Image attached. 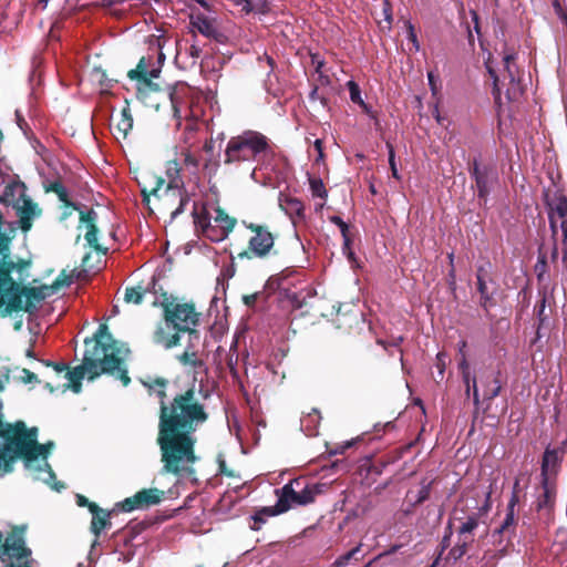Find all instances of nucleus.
Instances as JSON below:
<instances>
[{
    "mask_svg": "<svg viewBox=\"0 0 567 567\" xmlns=\"http://www.w3.org/2000/svg\"><path fill=\"white\" fill-rule=\"evenodd\" d=\"M176 360L179 362L181 365L190 369L196 374L200 373L202 371H206L204 360L200 358V354L195 351H183L181 354L176 355Z\"/></svg>",
    "mask_w": 567,
    "mask_h": 567,
    "instance_id": "28",
    "label": "nucleus"
},
{
    "mask_svg": "<svg viewBox=\"0 0 567 567\" xmlns=\"http://www.w3.org/2000/svg\"><path fill=\"white\" fill-rule=\"evenodd\" d=\"M464 384H465L466 396L470 395L471 391L473 392V403L475 405L474 417H476L480 412V404H481L476 378H473L472 382H465Z\"/></svg>",
    "mask_w": 567,
    "mask_h": 567,
    "instance_id": "45",
    "label": "nucleus"
},
{
    "mask_svg": "<svg viewBox=\"0 0 567 567\" xmlns=\"http://www.w3.org/2000/svg\"><path fill=\"white\" fill-rule=\"evenodd\" d=\"M167 384L168 380L161 377L155 378L152 382H144V385L150 390L157 388L156 394L159 398V402L166 401L168 399L166 393Z\"/></svg>",
    "mask_w": 567,
    "mask_h": 567,
    "instance_id": "39",
    "label": "nucleus"
},
{
    "mask_svg": "<svg viewBox=\"0 0 567 567\" xmlns=\"http://www.w3.org/2000/svg\"><path fill=\"white\" fill-rule=\"evenodd\" d=\"M276 509L277 504L275 506L262 507L261 509L257 511L255 515L251 517L254 520V524L250 526L251 529L259 530L261 528V525L266 523L267 517L279 515L280 513L275 512Z\"/></svg>",
    "mask_w": 567,
    "mask_h": 567,
    "instance_id": "36",
    "label": "nucleus"
},
{
    "mask_svg": "<svg viewBox=\"0 0 567 567\" xmlns=\"http://www.w3.org/2000/svg\"><path fill=\"white\" fill-rule=\"evenodd\" d=\"M270 151L269 138L257 131H245L227 142L224 155L225 165L259 161Z\"/></svg>",
    "mask_w": 567,
    "mask_h": 567,
    "instance_id": "5",
    "label": "nucleus"
},
{
    "mask_svg": "<svg viewBox=\"0 0 567 567\" xmlns=\"http://www.w3.org/2000/svg\"><path fill=\"white\" fill-rule=\"evenodd\" d=\"M133 128V116L128 105L124 106L121 111V118L115 125V130L118 135L126 138L131 130Z\"/></svg>",
    "mask_w": 567,
    "mask_h": 567,
    "instance_id": "34",
    "label": "nucleus"
},
{
    "mask_svg": "<svg viewBox=\"0 0 567 567\" xmlns=\"http://www.w3.org/2000/svg\"><path fill=\"white\" fill-rule=\"evenodd\" d=\"M185 333H187V343L184 352L195 351L199 353V348L203 347L200 341V332L194 328L189 331H186Z\"/></svg>",
    "mask_w": 567,
    "mask_h": 567,
    "instance_id": "40",
    "label": "nucleus"
},
{
    "mask_svg": "<svg viewBox=\"0 0 567 567\" xmlns=\"http://www.w3.org/2000/svg\"><path fill=\"white\" fill-rule=\"evenodd\" d=\"M199 128L200 124L198 123L197 120L189 118L185 122L182 138L187 148H192L198 143Z\"/></svg>",
    "mask_w": 567,
    "mask_h": 567,
    "instance_id": "30",
    "label": "nucleus"
},
{
    "mask_svg": "<svg viewBox=\"0 0 567 567\" xmlns=\"http://www.w3.org/2000/svg\"><path fill=\"white\" fill-rule=\"evenodd\" d=\"M220 166L219 158L210 155L209 158H206L203 164V172L205 175L213 177L217 174Z\"/></svg>",
    "mask_w": 567,
    "mask_h": 567,
    "instance_id": "48",
    "label": "nucleus"
},
{
    "mask_svg": "<svg viewBox=\"0 0 567 567\" xmlns=\"http://www.w3.org/2000/svg\"><path fill=\"white\" fill-rule=\"evenodd\" d=\"M147 289H143L141 286L127 287L125 289L124 300L127 303L141 305Z\"/></svg>",
    "mask_w": 567,
    "mask_h": 567,
    "instance_id": "38",
    "label": "nucleus"
},
{
    "mask_svg": "<svg viewBox=\"0 0 567 567\" xmlns=\"http://www.w3.org/2000/svg\"><path fill=\"white\" fill-rule=\"evenodd\" d=\"M20 203L22 204H18V207H14L19 217L17 224H19V227L22 229V231L27 233L32 227V219L37 215H40L41 210L38 208V204L34 203L28 195H25Z\"/></svg>",
    "mask_w": 567,
    "mask_h": 567,
    "instance_id": "23",
    "label": "nucleus"
},
{
    "mask_svg": "<svg viewBox=\"0 0 567 567\" xmlns=\"http://www.w3.org/2000/svg\"><path fill=\"white\" fill-rule=\"evenodd\" d=\"M192 215L196 231L214 243L227 238L237 224V219L229 216L221 207L215 209L214 224L205 207L198 212L195 205Z\"/></svg>",
    "mask_w": 567,
    "mask_h": 567,
    "instance_id": "8",
    "label": "nucleus"
},
{
    "mask_svg": "<svg viewBox=\"0 0 567 567\" xmlns=\"http://www.w3.org/2000/svg\"><path fill=\"white\" fill-rule=\"evenodd\" d=\"M115 512V508L113 511H105L101 508V512L96 514H92V520L90 529L97 538L102 530L105 528L111 527V515Z\"/></svg>",
    "mask_w": 567,
    "mask_h": 567,
    "instance_id": "29",
    "label": "nucleus"
},
{
    "mask_svg": "<svg viewBox=\"0 0 567 567\" xmlns=\"http://www.w3.org/2000/svg\"><path fill=\"white\" fill-rule=\"evenodd\" d=\"M85 351L82 364L68 370L64 377L68 383L62 385L63 392L71 389L74 393L82 390V379L93 381L101 374H112L121 380L124 386L131 382L127 369L123 367V359L120 357V349L116 340L109 331L106 323H101L92 338L84 340Z\"/></svg>",
    "mask_w": 567,
    "mask_h": 567,
    "instance_id": "2",
    "label": "nucleus"
},
{
    "mask_svg": "<svg viewBox=\"0 0 567 567\" xmlns=\"http://www.w3.org/2000/svg\"><path fill=\"white\" fill-rule=\"evenodd\" d=\"M182 334L177 330H173V326H168L167 322L157 323L153 332V341L156 344L164 347L165 349H172L181 344Z\"/></svg>",
    "mask_w": 567,
    "mask_h": 567,
    "instance_id": "22",
    "label": "nucleus"
},
{
    "mask_svg": "<svg viewBox=\"0 0 567 567\" xmlns=\"http://www.w3.org/2000/svg\"><path fill=\"white\" fill-rule=\"evenodd\" d=\"M514 53H506L503 58V71L501 75L487 65V71L493 80V96L495 104L502 106V91L505 90V97L508 102H516L524 93L523 85L517 78L518 69Z\"/></svg>",
    "mask_w": 567,
    "mask_h": 567,
    "instance_id": "6",
    "label": "nucleus"
},
{
    "mask_svg": "<svg viewBox=\"0 0 567 567\" xmlns=\"http://www.w3.org/2000/svg\"><path fill=\"white\" fill-rule=\"evenodd\" d=\"M480 380L483 385V403L488 401L486 406L483 409V414H486L491 406V401L501 394V372L487 370L481 375Z\"/></svg>",
    "mask_w": 567,
    "mask_h": 567,
    "instance_id": "19",
    "label": "nucleus"
},
{
    "mask_svg": "<svg viewBox=\"0 0 567 567\" xmlns=\"http://www.w3.org/2000/svg\"><path fill=\"white\" fill-rule=\"evenodd\" d=\"M311 63L315 66L316 73L319 74V81L321 84H328L330 82L329 76L322 74L324 61L320 59L319 54H311Z\"/></svg>",
    "mask_w": 567,
    "mask_h": 567,
    "instance_id": "50",
    "label": "nucleus"
},
{
    "mask_svg": "<svg viewBox=\"0 0 567 567\" xmlns=\"http://www.w3.org/2000/svg\"><path fill=\"white\" fill-rule=\"evenodd\" d=\"M468 173L474 181V188L480 206H485L491 193L499 183L497 168L492 163H483L477 157L468 162Z\"/></svg>",
    "mask_w": 567,
    "mask_h": 567,
    "instance_id": "12",
    "label": "nucleus"
},
{
    "mask_svg": "<svg viewBox=\"0 0 567 567\" xmlns=\"http://www.w3.org/2000/svg\"><path fill=\"white\" fill-rule=\"evenodd\" d=\"M478 520L480 517L476 513L468 515L456 529L457 536L474 539V532L478 527Z\"/></svg>",
    "mask_w": 567,
    "mask_h": 567,
    "instance_id": "32",
    "label": "nucleus"
},
{
    "mask_svg": "<svg viewBox=\"0 0 567 567\" xmlns=\"http://www.w3.org/2000/svg\"><path fill=\"white\" fill-rule=\"evenodd\" d=\"M59 281H53L51 285H42L40 287H34L35 289H39V293L44 296V299L54 295L59 291Z\"/></svg>",
    "mask_w": 567,
    "mask_h": 567,
    "instance_id": "56",
    "label": "nucleus"
},
{
    "mask_svg": "<svg viewBox=\"0 0 567 567\" xmlns=\"http://www.w3.org/2000/svg\"><path fill=\"white\" fill-rule=\"evenodd\" d=\"M518 502V496L514 492L508 505H507V513L506 516L501 524V526L495 530V535H504L507 538V542L509 543L515 535V527H516V518H515V506Z\"/></svg>",
    "mask_w": 567,
    "mask_h": 567,
    "instance_id": "26",
    "label": "nucleus"
},
{
    "mask_svg": "<svg viewBox=\"0 0 567 567\" xmlns=\"http://www.w3.org/2000/svg\"><path fill=\"white\" fill-rule=\"evenodd\" d=\"M464 384H465L466 396L470 395L471 391L473 392V403L475 405L474 417H476L480 412V404H481L476 378H473L472 382H465Z\"/></svg>",
    "mask_w": 567,
    "mask_h": 567,
    "instance_id": "46",
    "label": "nucleus"
},
{
    "mask_svg": "<svg viewBox=\"0 0 567 567\" xmlns=\"http://www.w3.org/2000/svg\"><path fill=\"white\" fill-rule=\"evenodd\" d=\"M308 296V292H305L303 290L300 291H288L286 292V297L289 300L290 305L295 309H301L306 305V297Z\"/></svg>",
    "mask_w": 567,
    "mask_h": 567,
    "instance_id": "43",
    "label": "nucleus"
},
{
    "mask_svg": "<svg viewBox=\"0 0 567 567\" xmlns=\"http://www.w3.org/2000/svg\"><path fill=\"white\" fill-rule=\"evenodd\" d=\"M329 220L337 225L340 229V233L342 235V238H343V248H349L350 244H351V239L349 237V226L346 221H343V219L339 216H330L329 217Z\"/></svg>",
    "mask_w": 567,
    "mask_h": 567,
    "instance_id": "44",
    "label": "nucleus"
},
{
    "mask_svg": "<svg viewBox=\"0 0 567 567\" xmlns=\"http://www.w3.org/2000/svg\"><path fill=\"white\" fill-rule=\"evenodd\" d=\"M546 302H547L546 295H543L540 300L536 303V306L534 308V311H535L537 320H538V326H537V331H536L537 338H542L543 329L548 328V326H549V313L546 312Z\"/></svg>",
    "mask_w": 567,
    "mask_h": 567,
    "instance_id": "31",
    "label": "nucleus"
},
{
    "mask_svg": "<svg viewBox=\"0 0 567 567\" xmlns=\"http://www.w3.org/2000/svg\"><path fill=\"white\" fill-rule=\"evenodd\" d=\"M4 390V383L0 379V393ZM3 402L0 399V476L14 471V464L27 453L37 446L39 429L28 427L24 421L13 423L6 422L3 415Z\"/></svg>",
    "mask_w": 567,
    "mask_h": 567,
    "instance_id": "3",
    "label": "nucleus"
},
{
    "mask_svg": "<svg viewBox=\"0 0 567 567\" xmlns=\"http://www.w3.org/2000/svg\"><path fill=\"white\" fill-rule=\"evenodd\" d=\"M446 359H447V355L444 352H439L436 354L435 367L437 369V374H439L440 380H443V378H444V372H445V367H446Z\"/></svg>",
    "mask_w": 567,
    "mask_h": 567,
    "instance_id": "59",
    "label": "nucleus"
},
{
    "mask_svg": "<svg viewBox=\"0 0 567 567\" xmlns=\"http://www.w3.org/2000/svg\"><path fill=\"white\" fill-rule=\"evenodd\" d=\"M241 225L248 229L251 235L248 238L247 247L237 252V259H264L268 257L275 247V236L267 225L247 223L241 220Z\"/></svg>",
    "mask_w": 567,
    "mask_h": 567,
    "instance_id": "11",
    "label": "nucleus"
},
{
    "mask_svg": "<svg viewBox=\"0 0 567 567\" xmlns=\"http://www.w3.org/2000/svg\"><path fill=\"white\" fill-rule=\"evenodd\" d=\"M334 322L338 329L350 331L362 322V312L354 303H341L337 309Z\"/></svg>",
    "mask_w": 567,
    "mask_h": 567,
    "instance_id": "18",
    "label": "nucleus"
},
{
    "mask_svg": "<svg viewBox=\"0 0 567 567\" xmlns=\"http://www.w3.org/2000/svg\"><path fill=\"white\" fill-rule=\"evenodd\" d=\"M53 447L54 443L51 441L47 443L38 442L37 446H33L31 449V452L27 453L21 458L25 470H32L35 472H47L49 477L45 478L44 482L48 484H50L52 480H55V473L48 462V457L51 454Z\"/></svg>",
    "mask_w": 567,
    "mask_h": 567,
    "instance_id": "15",
    "label": "nucleus"
},
{
    "mask_svg": "<svg viewBox=\"0 0 567 567\" xmlns=\"http://www.w3.org/2000/svg\"><path fill=\"white\" fill-rule=\"evenodd\" d=\"M559 456L557 450H546L543 456L542 463V475L546 477V473L549 467L555 470L558 466ZM547 478H544V483H546Z\"/></svg>",
    "mask_w": 567,
    "mask_h": 567,
    "instance_id": "37",
    "label": "nucleus"
},
{
    "mask_svg": "<svg viewBox=\"0 0 567 567\" xmlns=\"http://www.w3.org/2000/svg\"><path fill=\"white\" fill-rule=\"evenodd\" d=\"M474 539L463 538L457 536L456 544L450 549L446 560L457 561L460 560L473 545Z\"/></svg>",
    "mask_w": 567,
    "mask_h": 567,
    "instance_id": "33",
    "label": "nucleus"
},
{
    "mask_svg": "<svg viewBox=\"0 0 567 567\" xmlns=\"http://www.w3.org/2000/svg\"><path fill=\"white\" fill-rule=\"evenodd\" d=\"M413 444L414 443L411 442V443L404 445L403 447L396 450L395 451L396 455L394 457H389L386 461L380 460V461L371 464L370 467H369V473L375 474V475L382 474L384 467L388 464L393 463L395 460L401 458L403 456V454L405 452H408L413 446Z\"/></svg>",
    "mask_w": 567,
    "mask_h": 567,
    "instance_id": "35",
    "label": "nucleus"
},
{
    "mask_svg": "<svg viewBox=\"0 0 567 567\" xmlns=\"http://www.w3.org/2000/svg\"><path fill=\"white\" fill-rule=\"evenodd\" d=\"M39 289L23 285H17L6 295L4 310L7 313L24 311L33 313L38 310L39 305L44 300V296L40 295Z\"/></svg>",
    "mask_w": 567,
    "mask_h": 567,
    "instance_id": "13",
    "label": "nucleus"
},
{
    "mask_svg": "<svg viewBox=\"0 0 567 567\" xmlns=\"http://www.w3.org/2000/svg\"><path fill=\"white\" fill-rule=\"evenodd\" d=\"M165 184V179L162 176H158L152 172H145L142 175V181L138 182L141 186V194L143 196V202L148 203L150 196H158V192L162 186Z\"/></svg>",
    "mask_w": 567,
    "mask_h": 567,
    "instance_id": "25",
    "label": "nucleus"
},
{
    "mask_svg": "<svg viewBox=\"0 0 567 567\" xmlns=\"http://www.w3.org/2000/svg\"><path fill=\"white\" fill-rule=\"evenodd\" d=\"M19 380L22 383H24V384L40 383L41 382L35 373H33L32 371H30L29 369H25V368H23L21 370V374L19 375Z\"/></svg>",
    "mask_w": 567,
    "mask_h": 567,
    "instance_id": "58",
    "label": "nucleus"
},
{
    "mask_svg": "<svg viewBox=\"0 0 567 567\" xmlns=\"http://www.w3.org/2000/svg\"><path fill=\"white\" fill-rule=\"evenodd\" d=\"M45 193H54L59 200L66 208H72L73 210L79 212V219L81 224H84L86 227V233L84 238L90 247H92L96 252L106 254L107 248L101 246L97 240L99 228L96 226L97 223V213L91 208L86 212L81 210L76 203H73L69 198V193L64 185L60 181H53L45 183L43 185Z\"/></svg>",
    "mask_w": 567,
    "mask_h": 567,
    "instance_id": "9",
    "label": "nucleus"
},
{
    "mask_svg": "<svg viewBox=\"0 0 567 567\" xmlns=\"http://www.w3.org/2000/svg\"><path fill=\"white\" fill-rule=\"evenodd\" d=\"M164 495L165 492L156 487L143 488L135 493L133 496L117 503L115 507L127 513L135 509H144L159 504Z\"/></svg>",
    "mask_w": 567,
    "mask_h": 567,
    "instance_id": "16",
    "label": "nucleus"
},
{
    "mask_svg": "<svg viewBox=\"0 0 567 567\" xmlns=\"http://www.w3.org/2000/svg\"><path fill=\"white\" fill-rule=\"evenodd\" d=\"M309 186L313 197H320L322 199L328 197V190L320 177L309 176Z\"/></svg>",
    "mask_w": 567,
    "mask_h": 567,
    "instance_id": "42",
    "label": "nucleus"
},
{
    "mask_svg": "<svg viewBox=\"0 0 567 567\" xmlns=\"http://www.w3.org/2000/svg\"><path fill=\"white\" fill-rule=\"evenodd\" d=\"M190 23L206 38L214 39L219 43H224L226 40L225 34L215 25L214 20L209 19L202 12H192Z\"/></svg>",
    "mask_w": 567,
    "mask_h": 567,
    "instance_id": "21",
    "label": "nucleus"
},
{
    "mask_svg": "<svg viewBox=\"0 0 567 567\" xmlns=\"http://www.w3.org/2000/svg\"><path fill=\"white\" fill-rule=\"evenodd\" d=\"M476 290L480 295L478 305L488 313L497 305V295L499 285L492 275V265L489 261L480 265L476 269Z\"/></svg>",
    "mask_w": 567,
    "mask_h": 567,
    "instance_id": "14",
    "label": "nucleus"
},
{
    "mask_svg": "<svg viewBox=\"0 0 567 567\" xmlns=\"http://www.w3.org/2000/svg\"><path fill=\"white\" fill-rule=\"evenodd\" d=\"M163 309L164 320L168 326H173V330H177L182 336L194 329L199 323L200 313L196 311L194 303L175 302V299L167 292H162L161 299L153 302Z\"/></svg>",
    "mask_w": 567,
    "mask_h": 567,
    "instance_id": "7",
    "label": "nucleus"
},
{
    "mask_svg": "<svg viewBox=\"0 0 567 567\" xmlns=\"http://www.w3.org/2000/svg\"><path fill=\"white\" fill-rule=\"evenodd\" d=\"M506 555V547L498 550H486L483 556L484 566L494 567L497 560Z\"/></svg>",
    "mask_w": 567,
    "mask_h": 567,
    "instance_id": "47",
    "label": "nucleus"
},
{
    "mask_svg": "<svg viewBox=\"0 0 567 567\" xmlns=\"http://www.w3.org/2000/svg\"><path fill=\"white\" fill-rule=\"evenodd\" d=\"M25 195V185L22 182H11L4 187L3 194L0 196V203L18 207Z\"/></svg>",
    "mask_w": 567,
    "mask_h": 567,
    "instance_id": "27",
    "label": "nucleus"
},
{
    "mask_svg": "<svg viewBox=\"0 0 567 567\" xmlns=\"http://www.w3.org/2000/svg\"><path fill=\"white\" fill-rule=\"evenodd\" d=\"M209 419L195 384L159 402L157 444L163 472L174 475L193 473L197 461L196 431Z\"/></svg>",
    "mask_w": 567,
    "mask_h": 567,
    "instance_id": "1",
    "label": "nucleus"
},
{
    "mask_svg": "<svg viewBox=\"0 0 567 567\" xmlns=\"http://www.w3.org/2000/svg\"><path fill=\"white\" fill-rule=\"evenodd\" d=\"M31 555L30 548L25 546L24 538L21 534L12 533L4 540L0 532V559L4 557L23 559Z\"/></svg>",
    "mask_w": 567,
    "mask_h": 567,
    "instance_id": "17",
    "label": "nucleus"
},
{
    "mask_svg": "<svg viewBox=\"0 0 567 567\" xmlns=\"http://www.w3.org/2000/svg\"><path fill=\"white\" fill-rule=\"evenodd\" d=\"M382 13H383L384 20L388 23V28H390V25L392 23V8L388 0H384L382 3Z\"/></svg>",
    "mask_w": 567,
    "mask_h": 567,
    "instance_id": "64",
    "label": "nucleus"
},
{
    "mask_svg": "<svg viewBox=\"0 0 567 567\" xmlns=\"http://www.w3.org/2000/svg\"><path fill=\"white\" fill-rule=\"evenodd\" d=\"M431 485H432V482H427V483L425 481L422 482V486L417 493V496L413 503V506H417V505L422 504L423 502H425L426 499H429L430 494H431Z\"/></svg>",
    "mask_w": 567,
    "mask_h": 567,
    "instance_id": "54",
    "label": "nucleus"
},
{
    "mask_svg": "<svg viewBox=\"0 0 567 567\" xmlns=\"http://www.w3.org/2000/svg\"><path fill=\"white\" fill-rule=\"evenodd\" d=\"M320 493V487L316 484H308L303 477H298L276 489L277 513H286L293 505L305 506L315 502Z\"/></svg>",
    "mask_w": 567,
    "mask_h": 567,
    "instance_id": "10",
    "label": "nucleus"
},
{
    "mask_svg": "<svg viewBox=\"0 0 567 567\" xmlns=\"http://www.w3.org/2000/svg\"><path fill=\"white\" fill-rule=\"evenodd\" d=\"M347 87H348L349 93H350L351 102L357 104V105L363 104L364 101L361 97V90H360L359 84L351 80V81L347 82Z\"/></svg>",
    "mask_w": 567,
    "mask_h": 567,
    "instance_id": "51",
    "label": "nucleus"
},
{
    "mask_svg": "<svg viewBox=\"0 0 567 567\" xmlns=\"http://www.w3.org/2000/svg\"><path fill=\"white\" fill-rule=\"evenodd\" d=\"M76 505L80 507H86L91 514H96L101 512V507L96 503L91 502L87 497H85L82 494L76 495Z\"/></svg>",
    "mask_w": 567,
    "mask_h": 567,
    "instance_id": "53",
    "label": "nucleus"
},
{
    "mask_svg": "<svg viewBox=\"0 0 567 567\" xmlns=\"http://www.w3.org/2000/svg\"><path fill=\"white\" fill-rule=\"evenodd\" d=\"M252 12L266 14L269 12V3L267 0H252V7L249 8Z\"/></svg>",
    "mask_w": 567,
    "mask_h": 567,
    "instance_id": "60",
    "label": "nucleus"
},
{
    "mask_svg": "<svg viewBox=\"0 0 567 567\" xmlns=\"http://www.w3.org/2000/svg\"><path fill=\"white\" fill-rule=\"evenodd\" d=\"M92 76L102 87H112V80L107 78L106 71L102 68H94Z\"/></svg>",
    "mask_w": 567,
    "mask_h": 567,
    "instance_id": "52",
    "label": "nucleus"
},
{
    "mask_svg": "<svg viewBox=\"0 0 567 567\" xmlns=\"http://www.w3.org/2000/svg\"><path fill=\"white\" fill-rule=\"evenodd\" d=\"M41 362L45 367H52L58 374H61V373L65 374L66 371L69 370V367L65 363L52 362V361H49V360H42Z\"/></svg>",
    "mask_w": 567,
    "mask_h": 567,
    "instance_id": "63",
    "label": "nucleus"
},
{
    "mask_svg": "<svg viewBox=\"0 0 567 567\" xmlns=\"http://www.w3.org/2000/svg\"><path fill=\"white\" fill-rule=\"evenodd\" d=\"M17 230L16 221H6L0 212V308L6 303L8 291H11L13 287L19 285L11 277L12 271H17L19 274L18 279L22 281L31 266L30 259L20 258L13 261L10 257V246L17 235Z\"/></svg>",
    "mask_w": 567,
    "mask_h": 567,
    "instance_id": "4",
    "label": "nucleus"
},
{
    "mask_svg": "<svg viewBox=\"0 0 567 567\" xmlns=\"http://www.w3.org/2000/svg\"><path fill=\"white\" fill-rule=\"evenodd\" d=\"M286 281H287L286 276H282V275L271 276L266 282V289L269 291L282 290V291L287 292L289 289V286Z\"/></svg>",
    "mask_w": 567,
    "mask_h": 567,
    "instance_id": "41",
    "label": "nucleus"
},
{
    "mask_svg": "<svg viewBox=\"0 0 567 567\" xmlns=\"http://www.w3.org/2000/svg\"><path fill=\"white\" fill-rule=\"evenodd\" d=\"M386 148H388V152H389V165H390V168H391L392 176L394 178H396V179H400V175H399V172H398V168H396V163H395L394 147H393V145L390 142H386Z\"/></svg>",
    "mask_w": 567,
    "mask_h": 567,
    "instance_id": "55",
    "label": "nucleus"
},
{
    "mask_svg": "<svg viewBox=\"0 0 567 567\" xmlns=\"http://www.w3.org/2000/svg\"><path fill=\"white\" fill-rule=\"evenodd\" d=\"M74 280V271H71V274H66L65 270H62L61 274L53 280L59 281V290L63 287H69L72 285Z\"/></svg>",
    "mask_w": 567,
    "mask_h": 567,
    "instance_id": "57",
    "label": "nucleus"
},
{
    "mask_svg": "<svg viewBox=\"0 0 567 567\" xmlns=\"http://www.w3.org/2000/svg\"><path fill=\"white\" fill-rule=\"evenodd\" d=\"M360 551V545L352 548L351 550H349L348 553L339 556L334 561L333 564L331 565V567H347L350 563L351 559H353L357 555V553Z\"/></svg>",
    "mask_w": 567,
    "mask_h": 567,
    "instance_id": "49",
    "label": "nucleus"
},
{
    "mask_svg": "<svg viewBox=\"0 0 567 567\" xmlns=\"http://www.w3.org/2000/svg\"><path fill=\"white\" fill-rule=\"evenodd\" d=\"M184 164L187 167H192L194 169H197L199 167V159L194 156L189 151L184 153Z\"/></svg>",
    "mask_w": 567,
    "mask_h": 567,
    "instance_id": "62",
    "label": "nucleus"
},
{
    "mask_svg": "<svg viewBox=\"0 0 567 567\" xmlns=\"http://www.w3.org/2000/svg\"><path fill=\"white\" fill-rule=\"evenodd\" d=\"M451 545V537L449 535H444L441 539V543L437 547L436 557L434 559H437V563L442 559V555L444 551L450 547Z\"/></svg>",
    "mask_w": 567,
    "mask_h": 567,
    "instance_id": "61",
    "label": "nucleus"
},
{
    "mask_svg": "<svg viewBox=\"0 0 567 567\" xmlns=\"http://www.w3.org/2000/svg\"><path fill=\"white\" fill-rule=\"evenodd\" d=\"M177 166L178 165H177L176 162H171L169 163V166L167 168V175L169 177V181H168L167 187L165 189L166 194L168 192H173L174 194L176 193L179 196V204H178L177 208H175L172 212V214H171L173 219L176 218L182 213H184L185 207H186V205L189 202L188 195L178 185V182H179V178H178L179 169H178Z\"/></svg>",
    "mask_w": 567,
    "mask_h": 567,
    "instance_id": "20",
    "label": "nucleus"
},
{
    "mask_svg": "<svg viewBox=\"0 0 567 567\" xmlns=\"http://www.w3.org/2000/svg\"><path fill=\"white\" fill-rule=\"evenodd\" d=\"M159 74L158 69H152L148 70V62L146 61L145 56H142L136 65L135 69H132L127 72V76L133 80L137 81L140 84L150 87V89H156V84L152 82L154 78H157Z\"/></svg>",
    "mask_w": 567,
    "mask_h": 567,
    "instance_id": "24",
    "label": "nucleus"
}]
</instances>
